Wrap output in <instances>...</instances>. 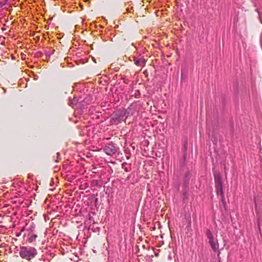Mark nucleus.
<instances>
[{
    "mask_svg": "<svg viewBox=\"0 0 262 262\" xmlns=\"http://www.w3.org/2000/svg\"><path fill=\"white\" fill-rule=\"evenodd\" d=\"M208 243L213 251L216 252L218 250L219 248V244L216 237L214 238L213 237L211 238L208 239Z\"/></svg>",
    "mask_w": 262,
    "mask_h": 262,
    "instance_id": "39448f33",
    "label": "nucleus"
},
{
    "mask_svg": "<svg viewBox=\"0 0 262 262\" xmlns=\"http://www.w3.org/2000/svg\"><path fill=\"white\" fill-rule=\"evenodd\" d=\"M124 117H126L125 111L124 110H119L114 112L112 119L115 123L118 124L125 120Z\"/></svg>",
    "mask_w": 262,
    "mask_h": 262,
    "instance_id": "7ed1b4c3",
    "label": "nucleus"
},
{
    "mask_svg": "<svg viewBox=\"0 0 262 262\" xmlns=\"http://www.w3.org/2000/svg\"><path fill=\"white\" fill-rule=\"evenodd\" d=\"M43 52L41 51H38L35 54V57H41L43 56Z\"/></svg>",
    "mask_w": 262,
    "mask_h": 262,
    "instance_id": "ddd939ff",
    "label": "nucleus"
},
{
    "mask_svg": "<svg viewBox=\"0 0 262 262\" xmlns=\"http://www.w3.org/2000/svg\"><path fill=\"white\" fill-rule=\"evenodd\" d=\"M118 148L113 142H110L106 145L103 150L109 156H112L117 152Z\"/></svg>",
    "mask_w": 262,
    "mask_h": 262,
    "instance_id": "20e7f679",
    "label": "nucleus"
},
{
    "mask_svg": "<svg viewBox=\"0 0 262 262\" xmlns=\"http://www.w3.org/2000/svg\"><path fill=\"white\" fill-rule=\"evenodd\" d=\"M215 188L216 189V192H217V195L221 196L222 203H225V198H224V195L222 185L216 186Z\"/></svg>",
    "mask_w": 262,
    "mask_h": 262,
    "instance_id": "0eeeda50",
    "label": "nucleus"
},
{
    "mask_svg": "<svg viewBox=\"0 0 262 262\" xmlns=\"http://www.w3.org/2000/svg\"><path fill=\"white\" fill-rule=\"evenodd\" d=\"M214 181L215 186L222 185V178L219 173H216L214 174Z\"/></svg>",
    "mask_w": 262,
    "mask_h": 262,
    "instance_id": "6e6552de",
    "label": "nucleus"
},
{
    "mask_svg": "<svg viewBox=\"0 0 262 262\" xmlns=\"http://www.w3.org/2000/svg\"><path fill=\"white\" fill-rule=\"evenodd\" d=\"M19 254L21 258L30 260L36 256L37 251L34 247L23 246L20 248Z\"/></svg>",
    "mask_w": 262,
    "mask_h": 262,
    "instance_id": "f257e3e1",
    "label": "nucleus"
},
{
    "mask_svg": "<svg viewBox=\"0 0 262 262\" xmlns=\"http://www.w3.org/2000/svg\"><path fill=\"white\" fill-rule=\"evenodd\" d=\"M206 236H207V237L208 239H209V238H211L212 237H214L212 232L209 229H207V230L206 232Z\"/></svg>",
    "mask_w": 262,
    "mask_h": 262,
    "instance_id": "9b49d317",
    "label": "nucleus"
},
{
    "mask_svg": "<svg viewBox=\"0 0 262 262\" xmlns=\"http://www.w3.org/2000/svg\"><path fill=\"white\" fill-rule=\"evenodd\" d=\"M72 104H73V102L71 103L70 104V105H72Z\"/></svg>",
    "mask_w": 262,
    "mask_h": 262,
    "instance_id": "2eb2a0df",
    "label": "nucleus"
},
{
    "mask_svg": "<svg viewBox=\"0 0 262 262\" xmlns=\"http://www.w3.org/2000/svg\"><path fill=\"white\" fill-rule=\"evenodd\" d=\"M56 155H57V158H58V157L60 156V154H59V152H57V153L56 154Z\"/></svg>",
    "mask_w": 262,
    "mask_h": 262,
    "instance_id": "4468645a",
    "label": "nucleus"
},
{
    "mask_svg": "<svg viewBox=\"0 0 262 262\" xmlns=\"http://www.w3.org/2000/svg\"><path fill=\"white\" fill-rule=\"evenodd\" d=\"M37 237V236L36 234H31L28 238V242L30 243H32L36 240Z\"/></svg>",
    "mask_w": 262,
    "mask_h": 262,
    "instance_id": "9d476101",
    "label": "nucleus"
},
{
    "mask_svg": "<svg viewBox=\"0 0 262 262\" xmlns=\"http://www.w3.org/2000/svg\"><path fill=\"white\" fill-rule=\"evenodd\" d=\"M141 109V105L137 102L132 103L124 111L126 113V118L137 115Z\"/></svg>",
    "mask_w": 262,
    "mask_h": 262,
    "instance_id": "f03ea898",
    "label": "nucleus"
},
{
    "mask_svg": "<svg viewBox=\"0 0 262 262\" xmlns=\"http://www.w3.org/2000/svg\"><path fill=\"white\" fill-rule=\"evenodd\" d=\"M135 64L139 67H143L145 66L146 61L143 56H139L134 57Z\"/></svg>",
    "mask_w": 262,
    "mask_h": 262,
    "instance_id": "423d86ee",
    "label": "nucleus"
},
{
    "mask_svg": "<svg viewBox=\"0 0 262 262\" xmlns=\"http://www.w3.org/2000/svg\"><path fill=\"white\" fill-rule=\"evenodd\" d=\"M19 235H20V234H17V236H19Z\"/></svg>",
    "mask_w": 262,
    "mask_h": 262,
    "instance_id": "dca6fc26",
    "label": "nucleus"
},
{
    "mask_svg": "<svg viewBox=\"0 0 262 262\" xmlns=\"http://www.w3.org/2000/svg\"><path fill=\"white\" fill-rule=\"evenodd\" d=\"M55 50L52 49H47L45 50V54L46 55V59L50 57V56L54 54Z\"/></svg>",
    "mask_w": 262,
    "mask_h": 262,
    "instance_id": "1a4fd4ad",
    "label": "nucleus"
},
{
    "mask_svg": "<svg viewBox=\"0 0 262 262\" xmlns=\"http://www.w3.org/2000/svg\"><path fill=\"white\" fill-rule=\"evenodd\" d=\"M127 165V163L124 162L122 164V168L124 169V170L126 172H128L130 170V167L128 168L126 166Z\"/></svg>",
    "mask_w": 262,
    "mask_h": 262,
    "instance_id": "f8f14e48",
    "label": "nucleus"
}]
</instances>
